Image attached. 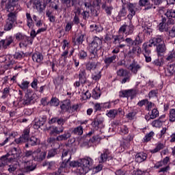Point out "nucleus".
<instances>
[{
  "mask_svg": "<svg viewBox=\"0 0 175 175\" xmlns=\"http://www.w3.org/2000/svg\"><path fill=\"white\" fill-rule=\"evenodd\" d=\"M118 114V111L117 109H111L108 111L107 113V117H109V118H116V116Z\"/></svg>",
  "mask_w": 175,
  "mask_h": 175,
  "instance_id": "09e8293b",
  "label": "nucleus"
},
{
  "mask_svg": "<svg viewBox=\"0 0 175 175\" xmlns=\"http://www.w3.org/2000/svg\"><path fill=\"white\" fill-rule=\"evenodd\" d=\"M100 77H102V72L100 71H95L94 73L92 75V79L94 80V81H98V80H100Z\"/></svg>",
  "mask_w": 175,
  "mask_h": 175,
  "instance_id": "37998d69",
  "label": "nucleus"
},
{
  "mask_svg": "<svg viewBox=\"0 0 175 175\" xmlns=\"http://www.w3.org/2000/svg\"><path fill=\"white\" fill-rule=\"evenodd\" d=\"M46 129L49 132V135H51V136H55V135H59V133H62V132H64V128L63 126L59 127L51 126L46 127Z\"/></svg>",
  "mask_w": 175,
  "mask_h": 175,
  "instance_id": "9d476101",
  "label": "nucleus"
},
{
  "mask_svg": "<svg viewBox=\"0 0 175 175\" xmlns=\"http://www.w3.org/2000/svg\"><path fill=\"white\" fill-rule=\"evenodd\" d=\"M36 169V164L33 163V161H29L25 163L24 172L25 173H31Z\"/></svg>",
  "mask_w": 175,
  "mask_h": 175,
  "instance_id": "f8f14e48",
  "label": "nucleus"
},
{
  "mask_svg": "<svg viewBox=\"0 0 175 175\" xmlns=\"http://www.w3.org/2000/svg\"><path fill=\"white\" fill-rule=\"evenodd\" d=\"M46 124V117L40 118L37 122H36L34 125V128L37 129L40 128V126H43Z\"/></svg>",
  "mask_w": 175,
  "mask_h": 175,
  "instance_id": "e433bc0d",
  "label": "nucleus"
},
{
  "mask_svg": "<svg viewBox=\"0 0 175 175\" xmlns=\"http://www.w3.org/2000/svg\"><path fill=\"white\" fill-rule=\"evenodd\" d=\"M156 51L157 53V55L159 57H162L163 55V53L166 51V45L164 42L163 43H159L156 45Z\"/></svg>",
  "mask_w": 175,
  "mask_h": 175,
  "instance_id": "a211bd4d",
  "label": "nucleus"
},
{
  "mask_svg": "<svg viewBox=\"0 0 175 175\" xmlns=\"http://www.w3.org/2000/svg\"><path fill=\"white\" fill-rule=\"evenodd\" d=\"M79 57L80 59H85V58H87V53L85 51H80L79 53Z\"/></svg>",
  "mask_w": 175,
  "mask_h": 175,
  "instance_id": "69168bd1",
  "label": "nucleus"
},
{
  "mask_svg": "<svg viewBox=\"0 0 175 175\" xmlns=\"http://www.w3.org/2000/svg\"><path fill=\"white\" fill-rule=\"evenodd\" d=\"M148 114L150 116V118H152V120H154V118H157V117L159 116V111L157 109H153L151 111V113H148Z\"/></svg>",
  "mask_w": 175,
  "mask_h": 175,
  "instance_id": "8fccbe9b",
  "label": "nucleus"
},
{
  "mask_svg": "<svg viewBox=\"0 0 175 175\" xmlns=\"http://www.w3.org/2000/svg\"><path fill=\"white\" fill-rule=\"evenodd\" d=\"M10 94V88H5L3 90V95L1 96L2 99H6Z\"/></svg>",
  "mask_w": 175,
  "mask_h": 175,
  "instance_id": "3c124183",
  "label": "nucleus"
},
{
  "mask_svg": "<svg viewBox=\"0 0 175 175\" xmlns=\"http://www.w3.org/2000/svg\"><path fill=\"white\" fill-rule=\"evenodd\" d=\"M14 42V38L12 36H8L4 40L0 41V46H2L4 49H8L9 46Z\"/></svg>",
  "mask_w": 175,
  "mask_h": 175,
  "instance_id": "ddd939ff",
  "label": "nucleus"
},
{
  "mask_svg": "<svg viewBox=\"0 0 175 175\" xmlns=\"http://www.w3.org/2000/svg\"><path fill=\"white\" fill-rule=\"evenodd\" d=\"M72 158V155L70 153H69V151L68 150H64L62 155V161H64V162H69Z\"/></svg>",
  "mask_w": 175,
  "mask_h": 175,
  "instance_id": "2f4dec72",
  "label": "nucleus"
},
{
  "mask_svg": "<svg viewBox=\"0 0 175 175\" xmlns=\"http://www.w3.org/2000/svg\"><path fill=\"white\" fill-rule=\"evenodd\" d=\"M18 167V164L17 163H13L10 164L8 167L9 173H13L14 172H16Z\"/></svg>",
  "mask_w": 175,
  "mask_h": 175,
  "instance_id": "a18cd8bd",
  "label": "nucleus"
},
{
  "mask_svg": "<svg viewBox=\"0 0 175 175\" xmlns=\"http://www.w3.org/2000/svg\"><path fill=\"white\" fill-rule=\"evenodd\" d=\"M101 2L102 1L100 0H94L92 4L93 10H95V8H98V6H100Z\"/></svg>",
  "mask_w": 175,
  "mask_h": 175,
  "instance_id": "338daca9",
  "label": "nucleus"
},
{
  "mask_svg": "<svg viewBox=\"0 0 175 175\" xmlns=\"http://www.w3.org/2000/svg\"><path fill=\"white\" fill-rule=\"evenodd\" d=\"M26 19H27V27L31 28L32 25H33V20L32 19V16L29 12H26Z\"/></svg>",
  "mask_w": 175,
  "mask_h": 175,
  "instance_id": "ea45409f",
  "label": "nucleus"
},
{
  "mask_svg": "<svg viewBox=\"0 0 175 175\" xmlns=\"http://www.w3.org/2000/svg\"><path fill=\"white\" fill-rule=\"evenodd\" d=\"M117 75L119 77H124L122 81V84H125V83H129L131 81V73L127 70L124 68H120L117 71Z\"/></svg>",
  "mask_w": 175,
  "mask_h": 175,
  "instance_id": "20e7f679",
  "label": "nucleus"
},
{
  "mask_svg": "<svg viewBox=\"0 0 175 175\" xmlns=\"http://www.w3.org/2000/svg\"><path fill=\"white\" fill-rule=\"evenodd\" d=\"M10 154L12 157L10 158V161L12 159H17L18 158L21 157V154H23V152L21 151V149L19 148H12Z\"/></svg>",
  "mask_w": 175,
  "mask_h": 175,
  "instance_id": "dca6fc26",
  "label": "nucleus"
},
{
  "mask_svg": "<svg viewBox=\"0 0 175 175\" xmlns=\"http://www.w3.org/2000/svg\"><path fill=\"white\" fill-rule=\"evenodd\" d=\"M93 162L94 160L92 159L86 157L81 159L80 162L76 161H70L69 165L70 167H78V170H79L81 174H87L90 172Z\"/></svg>",
  "mask_w": 175,
  "mask_h": 175,
  "instance_id": "f03ea898",
  "label": "nucleus"
},
{
  "mask_svg": "<svg viewBox=\"0 0 175 175\" xmlns=\"http://www.w3.org/2000/svg\"><path fill=\"white\" fill-rule=\"evenodd\" d=\"M31 130L29 128H26L23 130L21 136L19 138L15 139L14 142L16 144H22V143H27L29 139V133Z\"/></svg>",
  "mask_w": 175,
  "mask_h": 175,
  "instance_id": "423d86ee",
  "label": "nucleus"
},
{
  "mask_svg": "<svg viewBox=\"0 0 175 175\" xmlns=\"http://www.w3.org/2000/svg\"><path fill=\"white\" fill-rule=\"evenodd\" d=\"M125 16H126V10L125 8H122L118 13V17L120 18V17H125Z\"/></svg>",
  "mask_w": 175,
  "mask_h": 175,
  "instance_id": "774afa93",
  "label": "nucleus"
},
{
  "mask_svg": "<svg viewBox=\"0 0 175 175\" xmlns=\"http://www.w3.org/2000/svg\"><path fill=\"white\" fill-rule=\"evenodd\" d=\"M163 148H165V145H163V144L159 143L157 147L151 151V152L155 154V152H158L159 151H161V150H163Z\"/></svg>",
  "mask_w": 175,
  "mask_h": 175,
  "instance_id": "5fc2aeb1",
  "label": "nucleus"
},
{
  "mask_svg": "<svg viewBox=\"0 0 175 175\" xmlns=\"http://www.w3.org/2000/svg\"><path fill=\"white\" fill-rule=\"evenodd\" d=\"M174 72H175V66L173 64H170L167 66L165 70V75L166 76H172Z\"/></svg>",
  "mask_w": 175,
  "mask_h": 175,
  "instance_id": "f704fd0d",
  "label": "nucleus"
},
{
  "mask_svg": "<svg viewBox=\"0 0 175 175\" xmlns=\"http://www.w3.org/2000/svg\"><path fill=\"white\" fill-rule=\"evenodd\" d=\"M50 106H59V100L55 97H53L49 103Z\"/></svg>",
  "mask_w": 175,
  "mask_h": 175,
  "instance_id": "de8ad7c7",
  "label": "nucleus"
},
{
  "mask_svg": "<svg viewBox=\"0 0 175 175\" xmlns=\"http://www.w3.org/2000/svg\"><path fill=\"white\" fill-rule=\"evenodd\" d=\"M147 159V154L143 152H139L135 155V162L138 163H142V162H144Z\"/></svg>",
  "mask_w": 175,
  "mask_h": 175,
  "instance_id": "412c9836",
  "label": "nucleus"
},
{
  "mask_svg": "<svg viewBox=\"0 0 175 175\" xmlns=\"http://www.w3.org/2000/svg\"><path fill=\"white\" fill-rule=\"evenodd\" d=\"M72 135L69 131L65 132L63 135H60L56 137L57 142L68 140Z\"/></svg>",
  "mask_w": 175,
  "mask_h": 175,
  "instance_id": "bb28decb",
  "label": "nucleus"
},
{
  "mask_svg": "<svg viewBox=\"0 0 175 175\" xmlns=\"http://www.w3.org/2000/svg\"><path fill=\"white\" fill-rule=\"evenodd\" d=\"M101 8L103 9V10H105L107 16H110L111 14V12H113V9L111 5H107L106 3H103Z\"/></svg>",
  "mask_w": 175,
  "mask_h": 175,
  "instance_id": "72a5a7b5",
  "label": "nucleus"
},
{
  "mask_svg": "<svg viewBox=\"0 0 175 175\" xmlns=\"http://www.w3.org/2000/svg\"><path fill=\"white\" fill-rule=\"evenodd\" d=\"M152 136H154V132L150 131L149 133L146 134L145 137H144V141L147 143L148 142H150L151 140Z\"/></svg>",
  "mask_w": 175,
  "mask_h": 175,
  "instance_id": "4d7b16f0",
  "label": "nucleus"
},
{
  "mask_svg": "<svg viewBox=\"0 0 175 175\" xmlns=\"http://www.w3.org/2000/svg\"><path fill=\"white\" fill-rule=\"evenodd\" d=\"M129 12H130L128 15L129 18H132L135 14H136V12L140 9V7L135 3H130L128 5Z\"/></svg>",
  "mask_w": 175,
  "mask_h": 175,
  "instance_id": "9b49d317",
  "label": "nucleus"
},
{
  "mask_svg": "<svg viewBox=\"0 0 175 175\" xmlns=\"http://www.w3.org/2000/svg\"><path fill=\"white\" fill-rule=\"evenodd\" d=\"M31 6L33 9H39L40 6V1H39V0L30 1V2L27 3V8H29Z\"/></svg>",
  "mask_w": 175,
  "mask_h": 175,
  "instance_id": "7c9ffc66",
  "label": "nucleus"
},
{
  "mask_svg": "<svg viewBox=\"0 0 175 175\" xmlns=\"http://www.w3.org/2000/svg\"><path fill=\"white\" fill-rule=\"evenodd\" d=\"M162 40H163L162 36L152 38L150 40V44L147 43L148 49H149V47H152V46H157L159 43H162Z\"/></svg>",
  "mask_w": 175,
  "mask_h": 175,
  "instance_id": "f3484780",
  "label": "nucleus"
},
{
  "mask_svg": "<svg viewBox=\"0 0 175 175\" xmlns=\"http://www.w3.org/2000/svg\"><path fill=\"white\" fill-rule=\"evenodd\" d=\"M96 66L97 64L95 62H89L86 64V70H90V72H91V70H95V69H96Z\"/></svg>",
  "mask_w": 175,
  "mask_h": 175,
  "instance_id": "58836bf2",
  "label": "nucleus"
},
{
  "mask_svg": "<svg viewBox=\"0 0 175 175\" xmlns=\"http://www.w3.org/2000/svg\"><path fill=\"white\" fill-rule=\"evenodd\" d=\"M54 165H55V163L53 161H51V162L45 161L43 163L42 166L44 167L46 166L47 169H51V167H53Z\"/></svg>",
  "mask_w": 175,
  "mask_h": 175,
  "instance_id": "680f3d73",
  "label": "nucleus"
},
{
  "mask_svg": "<svg viewBox=\"0 0 175 175\" xmlns=\"http://www.w3.org/2000/svg\"><path fill=\"white\" fill-rule=\"evenodd\" d=\"M113 43H115V44H120L122 42H124V36H122V33H119V35L118 36H115L113 37Z\"/></svg>",
  "mask_w": 175,
  "mask_h": 175,
  "instance_id": "4c0bfd02",
  "label": "nucleus"
},
{
  "mask_svg": "<svg viewBox=\"0 0 175 175\" xmlns=\"http://www.w3.org/2000/svg\"><path fill=\"white\" fill-rule=\"evenodd\" d=\"M46 157H47V152L42 151V149L38 148L34 150L33 159L36 162H42L46 159Z\"/></svg>",
  "mask_w": 175,
  "mask_h": 175,
  "instance_id": "39448f33",
  "label": "nucleus"
},
{
  "mask_svg": "<svg viewBox=\"0 0 175 175\" xmlns=\"http://www.w3.org/2000/svg\"><path fill=\"white\" fill-rule=\"evenodd\" d=\"M142 53H143L144 55H147V54H151V50L148 49L147 43L143 44Z\"/></svg>",
  "mask_w": 175,
  "mask_h": 175,
  "instance_id": "603ef678",
  "label": "nucleus"
},
{
  "mask_svg": "<svg viewBox=\"0 0 175 175\" xmlns=\"http://www.w3.org/2000/svg\"><path fill=\"white\" fill-rule=\"evenodd\" d=\"M15 38L16 40H21V42L19 43V47H21V49H22V47H27V46H28L27 42H29V37L23 34L21 32H18L15 34Z\"/></svg>",
  "mask_w": 175,
  "mask_h": 175,
  "instance_id": "0eeeda50",
  "label": "nucleus"
},
{
  "mask_svg": "<svg viewBox=\"0 0 175 175\" xmlns=\"http://www.w3.org/2000/svg\"><path fill=\"white\" fill-rule=\"evenodd\" d=\"M109 155H110V152H109V150L105 149L98 158L99 163H105L107 161Z\"/></svg>",
  "mask_w": 175,
  "mask_h": 175,
  "instance_id": "5701e85b",
  "label": "nucleus"
},
{
  "mask_svg": "<svg viewBox=\"0 0 175 175\" xmlns=\"http://www.w3.org/2000/svg\"><path fill=\"white\" fill-rule=\"evenodd\" d=\"M18 85L23 91H25V90H27V91H28V87H29V81H23L21 82V83H18Z\"/></svg>",
  "mask_w": 175,
  "mask_h": 175,
  "instance_id": "79ce46f5",
  "label": "nucleus"
},
{
  "mask_svg": "<svg viewBox=\"0 0 175 175\" xmlns=\"http://www.w3.org/2000/svg\"><path fill=\"white\" fill-rule=\"evenodd\" d=\"M133 95V90H122L119 92V96L120 98H129Z\"/></svg>",
  "mask_w": 175,
  "mask_h": 175,
  "instance_id": "393cba45",
  "label": "nucleus"
},
{
  "mask_svg": "<svg viewBox=\"0 0 175 175\" xmlns=\"http://www.w3.org/2000/svg\"><path fill=\"white\" fill-rule=\"evenodd\" d=\"M77 42L79 44H81L84 42V35L79 33L77 37Z\"/></svg>",
  "mask_w": 175,
  "mask_h": 175,
  "instance_id": "e2e57ef3",
  "label": "nucleus"
},
{
  "mask_svg": "<svg viewBox=\"0 0 175 175\" xmlns=\"http://www.w3.org/2000/svg\"><path fill=\"white\" fill-rule=\"evenodd\" d=\"M116 59H117V55H113L112 56L105 57L104 62L107 66H110L111 64H114L116 62Z\"/></svg>",
  "mask_w": 175,
  "mask_h": 175,
  "instance_id": "a878e982",
  "label": "nucleus"
},
{
  "mask_svg": "<svg viewBox=\"0 0 175 175\" xmlns=\"http://www.w3.org/2000/svg\"><path fill=\"white\" fill-rule=\"evenodd\" d=\"M72 133H74V135L81 136V135H83V126H79L75 128L72 131Z\"/></svg>",
  "mask_w": 175,
  "mask_h": 175,
  "instance_id": "c03bdc74",
  "label": "nucleus"
},
{
  "mask_svg": "<svg viewBox=\"0 0 175 175\" xmlns=\"http://www.w3.org/2000/svg\"><path fill=\"white\" fill-rule=\"evenodd\" d=\"M79 80L82 85L87 83V72H85V69L82 68L80 70L79 74Z\"/></svg>",
  "mask_w": 175,
  "mask_h": 175,
  "instance_id": "6ab92c4d",
  "label": "nucleus"
},
{
  "mask_svg": "<svg viewBox=\"0 0 175 175\" xmlns=\"http://www.w3.org/2000/svg\"><path fill=\"white\" fill-rule=\"evenodd\" d=\"M119 33L124 35H132L133 33V25H123L120 27L118 31Z\"/></svg>",
  "mask_w": 175,
  "mask_h": 175,
  "instance_id": "1a4fd4ad",
  "label": "nucleus"
},
{
  "mask_svg": "<svg viewBox=\"0 0 175 175\" xmlns=\"http://www.w3.org/2000/svg\"><path fill=\"white\" fill-rule=\"evenodd\" d=\"M59 148V147L58 146L57 148H53L49 150L48 152V155L46 156V158L49 159L50 158H53L54 157H55V155H57V154H58V149Z\"/></svg>",
  "mask_w": 175,
  "mask_h": 175,
  "instance_id": "c9c22d12",
  "label": "nucleus"
},
{
  "mask_svg": "<svg viewBox=\"0 0 175 175\" xmlns=\"http://www.w3.org/2000/svg\"><path fill=\"white\" fill-rule=\"evenodd\" d=\"M102 40L99 37H94L92 42L88 44V50L90 53V59L96 61L99 57L98 56V50H100L102 47Z\"/></svg>",
  "mask_w": 175,
  "mask_h": 175,
  "instance_id": "7ed1b4c3",
  "label": "nucleus"
},
{
  "mask_svg": "<svg viewBox=\"0 0 175 175\" xmlns=\"http://www.w3.org/2000/svg\"><path fill=\"white\" fill-rule=\"evenodd\" d=\"M14 27V23L6 21V23L4 25V31H10Z\"/></svg>",
  "mask_w": 175,
  "mask_h": 175,
  "instance_id": "864d4df0",
  "label": "nucleus"
},
{
  "mask_svg": "<svg viewBox=\"0 0 175 175\" xmlns=\"http://www.w3.org/2000/svg\"><path fill=\"white\" fill-rule=\"evenodd\" d=\"M30 146H36L38 144V142H39V139L35 137H31L28 139L27 141Z\"/></svg>",
  "mask_w": 175,
  "mask_h": 175,
  "instance_id": "49530a36",
  "label": "nucleus"
},
{
  "mask_svg": "<svg viewBox=\"0 0 175 175\" xmlns=\"http://www.w3.org/2000/svg\"><path fill=\"white\" fill-rule=\"evenodd\" d=\"M8 158L7 155L2 156L0 158V173H2L5 170V166L8 165Z\"/></svg>",
  "mask_w": 175,
  "mask_h": 175,
  "instance_id": "b1692460",
  "label": "nucleus"
},
{
  "mask_svg": "<svg viewBox=\"0 0 175 175\" xmlns=\"http://www.w3.org/2000/svg\"><path fill=\"white\" fill-rule=\"evenodd\" d=\"M32 59L33 62H38V64H40V62L43 61V55L40 53H34L32 55Z\"/></svg>",
  "mask_w": 175,
  "mask_h": 175,
  "instance_id": "c85d7f7f",
  "label": "nucleus"
},
{
  "mask_svg": "<svg viewBox=\"0 0 175 175\" xmlns=\"http://www.w3.org/2000/svg\"><path fill=\"white\" fill-rule=\"evenodd\" d=\"M128 69L133 75H137V72L142 69V66L137 62H134L129 66Z\"/></svg>",
  "mask_w": 175,
  "mask_h": 175,
  "instance_id": "2eb2a0df",
  "label": "nucleus"
},
{
  "mask_svg": "<svg viewBox=\"0 0 175 175\" xmlns=\"http://www.w3.org/2000/svg\"><path fill=\"white\" fill-rule=\"evenodd\" d=\"M60 109L64 111H68L70 109V100H64Z\"/></svg>",
  "mask_w": 175,
  "mask_h": 175,
  "instance_id": "c756f323",
  "label": "nucleus"
},
{
  "mask_svg": "<svg viewBox=\"0 0 175 175\" xmlns=\"http://www.w3.org/2000/svg\"><path fill=\"white\" fill-rule=\"evenodd\" d=\"M133 42L134 46H139V44H142V43H143V40L140 38V36L138 35L135 38V40H133Z\"/></svg>",
  "mask_w": 175,
  "mask_h": 175,
  "instance_id": "052dcab7",
  "label": "nucleus"
},
{
  "mask_svg": "<svg viewBox=\"0 0 175 175\" xmlns=\"http://www.w3.org/2000/svg\"><path fill=\"white\" fill-rule=\"evenodd\" d=\"M120 132L121 135H126L129 132V130L128 129V127L126 126H122L120 127Z\"/></svg>",
  "mask_w": 175,
  "mask_h": 175,
  "instance_id": "0e129e2a",
  "label": "nucleus"
},
{
  "mask_svg": "<svg viewBox=\"0 0 175 175\" xmlns=\"http://www.w3.org/2000/svg\"><path fill=\"white\" fill-rule=\"evenodd\" d=\"M68 162H69V161H63L62 163L60 164L59 167L57 171V173L59 174H61V173H62V172H65V169H66V167H68Z\"/></svg>",
  "mask_w": 175,
  "mask_h": 175,
  "instance_id": "a19ab883",
  "label": "nucleus"
},
{
  "mask_svg": "<svg viewBox=\"0 0 175 175\" xmlns=\"http://www.w3.org/2000/svg\"><path fill=\"white\" fill-rule=\"evenodd\" d=\"M165 16L168 17V18H175V10H168L165 13Z\"/></svg>",
  "mask_w": 175,
  "mask_h": 175,
  "instance_id": "6e6d98bb",
  "label": "nucleus"
},
{
  "mask_svg": "<svg viewBox=\"0 0 175 175\" xmlns=\"http://www.w3.org/2000/svg\"><path fill=\"white\" fill-rule=\"evenodd\" d=\"M32 94L33 92L31 90H27L26 91L21 106H28L32 103V100H33V95Z\"/></svg>",
  "mask_w": 175,
  "mask_h": 175,
  "instance_id": "6e6552de",
  "label": "nucleus"
},
{
  "mask_svg": "<svg viewBox=\"0 0 175 175\" xmlns=\"http://www.w3.org/2000/svg\"><path fill=\"white\" fill-rule=\"evenodd\" d=\"M84 5L87 9H90L92 16H94V17H96V16H98V11H96V10H93L92 3H91V2H85L84 3Z\"/></svg>",
  "mask_w": 175,
  "mask_h": 175,
  "instance_id": "cd10ccee",
  "label": "nucleus"
},
{
  "mask_svg": "<svg viewBox=\"0 0 175 175\" xmlns=\"http://www.w3.org/2000/svg\"><path fill=\"white\" fill-rule=\"evenodd\" d=\"M105 122V118H103L102 116L98 115L96 116V118H94V121L92 122V125L94 128H98L99 127V125H102Z\"/></svg>",
  "mask_w": 175,
  "mask_h": 175,
  "instance_id": "aec40b11",
  "label": "nucleus"
},
{
  "mask_svg": "<svg viewBox=\"0 0 175 175\" xmlns=\"http://www.w3.org/2000/svg\"><path fill=\"white\" fill-rule=\"evenodd\" d=\"M131 46L133 47V49L128 53V55H129L130 57H133V54H136L139 46L134 45Z\"/></svg>",
  "mask_w": 175,
  "mask_h": 175,
  "instance_id": "13d9d810",
  "label": "nucleus"
},
{
  "mask_svg": "<svg viewBox=\"0 0 175 175\" xmlns=\"http://www.w3.org/2000/svg\"><path fill=\"white\" fill-rule=\"evenodd\" d=\"M1 5L3 9H5L7 12H10L8 14L7 21L12 24L17 23L16 12H12L13 10H15V12H20L21 10V7L18 4V0H1Z\"/></svg>",
  "mask_w": 175,
  "mask_h": 175,
  "instance_id": "f257e3e1",
  "label": "nucleus"
},
{
  "mask_svg": "<svg viewBox=\"0 0 175 175\" xmlns=\"http://www.w3.org/2000/svg\"><path fill=\"white\" fill-rule=\"evenodd\" d=\"M16 65V62L13 59L8 60L5 62V64L4 65L3 68L6 70H9V69H13L14 66Z\"/></svg>",
  "mask_w": 175,
  "mask_h": 175,
  "instance_id": "473e14b6",
  "label": "nucleus"
},
{
  "mask_svg": "<svg viewBox=\"0 0 175 175\" xmlns=\"http://www.w3.org/2000/svg\"><path fill=\"white\" fill-rule=\"evenodd\" d=\"M133 137H135L133 135H129L123 139L121 146L123 147V148H124V150H126L131 147V142L133 140Z\"/></svg>",
  "mask_w": 175,
  "mask_h": 175,
  "instance_id": "4468645a",
  "label": "nucleus"
},
{
  "mask_svg": "<svg viewBox=\"0 0 175 175\" xmlns=\"http://www.w3.org/2000/svg\"><path fill=\"white\" fill-rule=\"evenodd\" d=\"M170 121L174 122L175 121V109H172L170 111Z\"/></svg>",
  "mask_w": 175,
  "mask_h": 175,
  "instance_id": "bf43d9fd",
  "label": "nucleus"
},
{
  "mask_svg": "<svg viewBox=\"0 0 175 175\" xmlns=\"http://www.w3.org/2000/svg\"><path fill=\"white\" fill-rule=\"evenodd\" d=\"M165 117V116L163 115L159 119L154 120L152 122V126H154V128H161L163 122H165V120H163Z\"/></svg>",
  "mask_w": 175,
  "mask_h": 175,
  "instance_id": "4be33fe9",
  "label": "nucleus"
}]
</instances>
